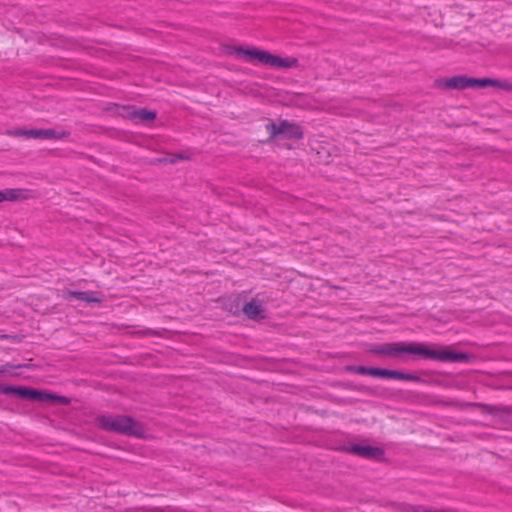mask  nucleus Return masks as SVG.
<instances>
[{
    "mask_svg": "<svg viewBox=\"0 0 512 512\" xmlns=\"http://www.w3.org/2000/svg\"><path fill=\"white\" fill-rule=\"evenodd\" d=\"M234 52L238 56H244L253 61L256 60L264 65L277 68H296L299 66V61L295 57L282 58L278 55L271 54L266 50L258 48H243L241 46L234 47Z\"/></svg>",
    "mask_w": 512,
    "mask_h": 512,
    "instance_id": "1",
    "label": "nucleus"
},
{
    "mask_svg": "<svg viewBox=\"0 0 512 512\" xmlns=\"http://www.w3.org/2000/svg\"><path fill=\"white\" fill-rule=\"evenodd\" d=\"M99 426L107 431H113L119 434L143 437L144 428L142 424L135 421L130 416L117 415V416H100L97 418Z\"/></svg>",
    "mask_w": 512,
    "mask_h": 512,
    "instance_id": "2",
    "label": "nucleus"
},
{
    "mask_svg": "<svg viewBox=\"0 0 512 512\" xmlns=\"http://www.w3.org/2000/svg\"><path fill=\"white\" fill-rule=\"evenodd\" d=\"M423 344L415 342H395L383 345H377L371 349V352L377 355H386L399 357L401 354H413L422 357Z\"/></svg>",
    "mask_w": 512,
    "mask_h": 512,
    "instance_id": "3",
    "label": "nucleus"
},
{
    "mask_svg": "<svg viewBox=\"0 0 512 512\" xmlns=\"http://www.w3.org/2000/svg\"><path fill=\"white\" fill-rule=\"evenodd\" d=\"M266 130L269 132L268 141L276 140L280 137L286 139H302L303 137L301 126L287 120H282L279 124L270 122L266 125Z\"/></svg>",
    "mask_w": 512,
    "mask_h": 512,
    "instance_id": "4",
    "label": "nucleus"
},
{
    "mask_svg": "<svg viewBox=\"0 0 512 512\" xmlns=\"http://www.w3.org/2000/svg\"><path fill=\"white\" fill-rule=\"evenodd\" d=\"M422 357L442 362H467L471 359V355L463 352H455L450 350H433L423 344Z\"/></svg>",
    "mask_w": 512,
    "mask_h": 512,
    "instance_id": "5",
    "label": "nucleus"
},
{
    "mask_svg": "<svg viewBox=\"0 0 512 512\" xmlns=\"http://www.w3.org/2000/svg\"><path fill=\"white\" fill-rule=\"evenodd\" d=\"M343 450L347 453L359 456L364 459L375 461H383L385 459V451L381 447L362 444H350L343 447Z\"/></svg>",
    "mask_w": 512,
    "mask_h": 512,
    "instance_id": "6",
    "label": "nucleus"
},
{
    "mask_svg": "<svg viewBox=\"0 0 512 512\" xmlns=\"http://www.w3.org/2000/svg\"><path fill=\"white\" fill-rule=\"evenodd\" d=\"M369 375L373 377L390 378L397 380L424 383L425 380L413 373H406L398 370H389L377 367H370Z\"/></svg>",
    "mask_w": 512,
    "mask_h": 512,
    "instance_id": "7",
    "label": "nucleus"
},
{
    "mask_svg": "<svg viewBox=\"0 0 512 512\" xmlns=\"http://www.w3.org/2000/svg\"><path fill=\"white\" fill-rule=\"evenodd\" d=\"M34 402L57 406L69 405L71 399L66 396H60L47 390L34 389Z\"/></svg>",
    "mask_w": 512,
    "mask_h": 512,
    "instance_id": "8",
    "label": "nucleus"
},
{
    "mask_svg": "<svg viewBox=\"0 0 512 512\" xmlns=\"http://www.w3.org/2000/svg\"><path fill=\"white\" fill-rule=\"evenodd\" d=\"M436 85L447 90H464L468 88V76L457 75L451 78H440L436 80Z\"/></svg>",
    "mask_w": 512,
    "mask_h": 512,
    "instance_id": "9",
    "label": "nucleus"
},
{
    "mask_svg": "<svg viewBox=\"0 0 512 512\" xmlns=\"http://www.w3.org/2000/svg\"><path fill=\"white\" fill-rule=\"evenodd\" d=\"M63 299L70 301L71 299H77L86 303H101V298L94 295L91 291H72L67 290L63 293Z\"/></svg>",
    "mask_w": 512,
    "mask_h": 512,
    "instance_id": "10",
    "label": "nucleus"
},
{
    "mask_svg": "<svg viewBox=\"0 0 512 512\" xmlns=\"http://www.w3.org/2000/svg\"><path fill=\"white\" fill-rule=\"evenodd\" d=\"M0 393L21 399L32 400V388L12 385H0Z\"/></svg>",
    "mask_w": 512,
    "mask_h": 512,
    "instance_id": "11",
    "label": "nucleus"
},
{
    "mask_svg": "<svg viewBox=\"0 0 512 512\" xmlns=\"http://www.w3.org/2000/svg\"><path fill=\"white\" fill-rule=\"evenodd\" d=\"M243 313L251 320H260L264 318V309L262 306V302L259 300H252L250 302H247L243 308Z\"/></svg>",
    "mask_w": 512,
    "mask_h": 512,
    "instance_id": "12",
    "label": "nucleus"
},
{
    "mask_svg": "<svg viewBox=\"0 0 512 512\" xmlns=\"http://www.w3.org/2000/svg\"><path fill=\"white\" fill-rule=\"evenodd\" d=\"M156 116H157V114L155 111L147 110L145 108L135 109L132 112L133 120H137V121L145 122V123H149V122L153 121L154 119H156Z\"/></svg>",
    "mask_w": 512,
    "mask_h": 512,
    "instance_id": "13",
    "label": "nucleus"
},
{
    "mask_svg": "<svg viewBox=\"0 0 512 512\" xmlns=\"http://www.w3.org/2000/svg\"><path fill=\"white\" fill-rule=\"evenodd\" d=\"M68 135L66 132H56L54 129H34V139H60Z\"/></svg>",
    "mask_w": 512,
    "mask_h": 512,
    "instance_id": "14",
    "label": "nucleus"
},
{
    "mask_svg": "<svg viewBox=\"0 0 512 512\" xmlns=\"http://www.w3.org/2000/svg\"><path fill=\"white\" fill-rule=\"evenodd\" d=\"M497 84V79L468 77V88H485Z\"/></svg>",
    "mask_w": 512,
    "mask_h": 512,
    "instance_id": "15",
    "label": "nucleus"
},
{
    "mask_svg": "<svg viewBox=\"0 0 512 512\" xmlns=\"http://www.w3.org/2000/svg\"><path fill=\"white\" fill-rule=\"evenodd\" d=\"M0 194V203L4 201L18 200L22 197V191L19 189H6L4 191H0Z\"/></svg>",
    "mask_w": 512,
    "mask_h": 512,
    "instance_id": "16",
    "label": "nucleus"
},
{
    "mask_svg": "<svg viewBox=\"0 0 512 512\" xmlns=\"http://www.w3.org/2000/svg\"><path fill=\"white\" fill-rule=\"evenodd\" d=\"M116 113L124 118L132 119V112L135 110L133 106H119L115 105Z\"/></svg>",
    "mask_w": 512,
    "mask_h": 512,
    "instance_id": "17",
    "label": "nucleus"
},
{
    "mask_svg": "<svg viewBox=\"0 0 512 512\" xmlns=\"http://www.w3.org/2000/svg\"><path fill=\"white\" fill-rule=\"evenodd\" d=\"M346 370L350 371V372H353V373H357V374L369 375L370 367H366V366H347Z\"/></svg>",
    "mask_w": 512,
    "mask_h": 512,
    "instance_id": "18",
    "label": "nucleus"
},
{
    "mask_svg": "<svg viewBox=\"0 0 512 512\" xmlns=\"http://www.w3.org/2000/svg\"><path fill=\"white\" fill-rule=\"evenodd\" d=\"M7 134L11 135V136H25L27 138H31L32 130H24V129L8 130Z\"/></svg>",
    "mask_w": 512,
    "mask_h": 512,
    "instance_id": "19",
    "label": "nucleus"
},
{
    "mask_svg": "<svg viewBox=\"0 0 512 512\" xmlns=\"http://www.w3.org/2000/svg\"><path fill=\"white\" fill-rule=\"evenodd\" d=\"M21 367H29V365H11V364H5L0 366V375L2 374H12L11 370L14 368H21Z\"/></svg>",
    "mask_w": 512,
    "mask_h": 512,
    "instance_id": "20",
    "label": "nucleus"
},
{
    "mask_svg": "<svg viewBox=\"0 0 512 512\" xmlns=\"http://www.w3.org/2000/svg\"><path fill=\"white\" fill-rule=\"evenodd\" d=\"M492 87H497V88H501L506 91H510V90H512V83H510L508 81L497 80V84L492 85Z\"/></svg>",
    "mask_w": 512,
    "mask_h": 512,
    "instance_id": "21",
    "label": "nucleus"
}]
</instances>
